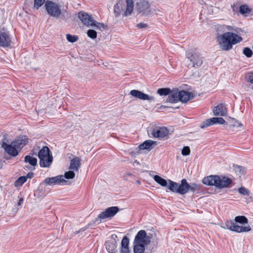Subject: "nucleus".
I'll return each instance as SVG.
<instances>
[{
	"mask_svg": "<svg viewBox=\"0 0 253 253\" xmlns=\"http://www.w3.org/2000/svg\"><path fill=\"white\" fill-rule=\"evenodd\" d=\"M156 144V142L151 140L145 141L143 143L139 145L138 147L141 150H150L152 149V145Z\"/></svg>",
	"mask_w": 253,
	"mask_h": 253,
	"instance_id": "nucleus-24",
	"label": "nucleus"
},
{
	"mask_svg": "<svg viewBox=\"0 0 253 253\" xmlns=\"http://www.w3.org/2000/svg\"><path fill=\"white\" fill-rule=\"evenodd\" d=\"M129 244V239L126 237L125 236L123 238L121 242V247H128Z\"/></svg>",
	"mask_w": 253,
	"mask_h": 253,
	"instance_id": "nucleus-39",
	"label": "nucleus"
},
{
	"mask_svg": "<svg viewBox=\"0 0 253 253\" xmlns=\"http://www.w3.org/2000/svg\"><path fill=\"white\" fill-rule=\"evenodd\" d=\"M8 136V135L6 133H5L3 135V138L1 140V146L2 145L3 142H4L5 143H7V142H8V140L7 139Z\"/></svg>",
	"mask_w": 253,
	"mask_h": 253,
	"instance_id": "nucleus-47",
	"label": "nucleus"
},
{
	"mask_svg": "<svg viewBox=\"0 0 253 253\" xmlns=\"http://www.w3.org/2000/svg\"><path fill=\"white\" fill-rule=\"evenodd\" d=\"M66 38L71 42H74L78 40V37L77 36H73L70 34H67Z\"/></svg>",
	"mask_w": 253,
	"mask_h": 253,
	"instance_id": "nucleus-38",
	"label": "nucleus"
},
{
	"mask_svg": "<svg viewBox=\"0 0 253 253\" xmlns=\"http://www.w3.org/2000/svg\"><path fill=\"white\" fill-rule=\"evenodd\" d=\"M181 153L183 156L189 155L190 153V149L188 146H184L181 151Z\"/></svg>",
	"mask_w": 253,
	"mask_h": 253,
	"instance_id": "nucleus-43",
	"label": "nucleus"
},
{
	"mask_svg": "<svg viewBox=\"0 0 253 253\" xmlns=\"http://www.w3.org/2000/svg\"><path fill=\"white\" fill-rule=\"evenodd\" d=\"M214 122L213 121V118L209 119L207 120L206 121L203 122L201 125L200 127L202 128H204L205 127H208L210 126L214 125Z\"/></svg>",
	"mask_w": 253,
	"mask_h": 253,
	"instance_id": "nucleus-32",
	"label": "nucleus"
},
{
	"mask_svg": "<svg viewBox=\"0 0 253 253\" xmlns=\"http://www.w3.org/2000/svg\"><path fill=\"white\" fill-rule=\"evenodd\" d=\"M234 221H227L221 225L222 228L227 229L237 233L248 232L251 230V227L249 226H240L237 223L242 224H247L248 220L246 217L244 215L237 216L235 217Z\"/></svg>",
	"mask_w": 253,
	"mask_h": 253,
	"instance_id": "nucleus-2",
	"label": "nucleus"
},
{
	"mask_svg": "<svg viewBox=\"0 0 253 253\" xmlns=\"http://www.w3.org/2000/svg\"><path fill=\"white\" fill-rule=\"evenodd\" d=\"M150 5L148 1L142 0L136 3V9L139 13L145 14L147 10L149 9Z\"/></svg>",
	"mask_w": 253,
	"mask_h": 253,
	"instance_id": "nucleus-15",
	"label": "nucleus"
},
{
	"mask_svg": "<svg viewBox=\"0 0 253 253\" xmlns=\"http://www.w3.org/2000/svg\"><path fill=\"white\" fill-rule=\"evenodd\" d=\"M26 181V177H25V176H20L15 181L14 184L15 186H21Z\"/></svg>",
	"mask_w": 253,
	"mask_h": 253,
	"instance_id": "nucleus-31",
	"label": "nucleus"
},
{
	"mask_svg": "<svg viewBox=\"0 0 253 253\" xmlns=\"http://www.w3.org/2000/svg\"><path fill=\"white\" fill-rule=\"evenodd\" d=\"M239 192L244 196H249L250 194V191L247 188L241 187V188H239Z\"/></svg>",
	"mask_w": 253,
	"mask_h": 253,
	"instance_id": "nucleus-37",
	"label": "nucleus"
},
{
	"mask_svg": "<svg viewBox=\"0 0 253 253\" xmlns=\"http://www.w3.org/2000/svg\"><path fill=\"white\" fill-rule=\"evenodd\" d=\"M234 27V26H233V27L231 26H226L227 29L229 31H233L234 30L233 29Z\"/></svg>",
	"mask_w": 253,
	"mask_h": 253,
	"instance_id": "nucleus-51",
	"label": "nucleus"
},
{
	"mask_svg": "<svg viewBox=\"0 0 253 253\" xmlns=\"http://www.w3.org/2000/svg\"><path fill=\"white\" fill-rule=\"evenodd\" d=\"M129 250L128 247H121L120 253H129Z\"/></svg>",
	"mask_w": 253,
	"mask_h": 253,
	"instance_id": "nucleus-49",
	"label": "nucleus"
},
{
	"mask_svg": "<svg viewBox=\"0 0 253 253\" xmlns=\"http://www.w3.org/2000/svg\"><path fill=\"white\" fill-rule=\"evenodd\" d=\"M243 53L247 57H251L253 54L252 50L249 47H245Z\"/></svg>",
	"mask_w": 253,
	"mask_h": 253,
	"instance_id": "nucleus-36",
	"label": "nucleus"
},
{
	"mask_svg": "<svg viewBox=\"0 0 253 253\" xmlns=\"http://www.w3.org/2000/svg\"><path fill=\"white\" fill-rule=\"evenodd\" d=\"M11 38L8 33L3 32L0 34V46L2 47H9L11 44Z\"/></svg>",
	"mask_w": 253,
	"mask_h": 253,
	"instance_id": "nucleus-16",
	"label": "nucleus"
},
{
	"mask_svg": "<svg viewBox=\"0 0 253 253\" xmlns=\"http://www.w3.org/2000/svg\"><path fill=\"white\" fill-rule=\"evenodd\" d=\"M45 7L48 14L51 16L59 17L62 14L59 5L55 2L47 0L45 3Z\"/></svg>",
	"mask_w": 253,
	"mask_h": 253,
	"instance_id": "nucleus-7",
	"label": "nucleus"
},
{
	"mask_svg": "<svg viewBox=\"0 0 253 253\" xmlns=\"http://www.w3.org/2000/svg\"><path fill=\"white\" fill-rule=\"evenodd\" d=\"M214 115L224 116L227 113L226 108L222 104H219L212 109Z\"/></svg>",
	"mask_w": 253,
	"mask_h": 253,
	"instance_id": "nucleus-18",
	"label": "nucleus"
},
{
	"mask_svg": "<svg viewBox=\"0 0 253 253\" xmlns=\"http://www.w3.org/2000/svg\"><path fill=\"white\" fill-rule=\"evenodd\" d=\"M233 30L232 31L234 32V33L236 34L237 35H240L241 32H242V30L239 28L236 27L234 26L233 28Z\"/></svg>",
	"mask_w": 253,
	"mask_h": 253,
	"instance_id": "nucleus-48",
	"label": "nucleus"
},
{
	"mask_svg": "<svg viewBox=\"0 0 253 253\" xmlns=\"http://www.w3.org/2000/svg\"><path fill=\"white\" fill-rule=\"evenodd\" d=\"M23 198H20L19 200V201L17 203V205L18 206H20L22 203H23Z\"/></svg>",
	"mask_w": 253,
	"mask_h": 253,
	"instance_id": "nucleus-52",
	"label": "nucleus"
},
{
	"mask_svg": "<svg viewBox=\"0 0 253 253\" xmlns=\"http://www.w3.org/2000/svg\"><path fill=\"white\" fill-rule=\"evenodd\" d=\"M81 167V159L79 157H75L71 160L69 169L78 171Z\"/></svg>",
	"mask_w": 253,
	"mask_h": 253,
	"instance_id": "nucleus-21",
	"label": "nucleus"
},
{
	"mask_svg": "<svg viewBox=\"0 0 253 253\" xmlns=\"http://www.w3.org/2000/svg\"><path fill=\"white\" fill-rule=\"evenodd\" d=\"M66 182L63 178L62 175H58L55 177L46 178L44 179L43 182L46 185H51L54 184H58L61 182Z\"/></svg>",
	"mask_w": 253,
	"mask_h": 253,
	"instance_id": "nucleus-17",
	"label": "nucleus"
},
{
	"mask_svg": "<svg viewBox=\"0 0 253 253\" xmlns=\"http://www.w3.org/2000/svg\"><path fill=\"white\" fill-rule=\"evenodd\" d=\"M105 247L106 250L109 253H115L116 252L117 248V243L116 241H107L105 242Z\"/></svg>",
	"mask_w": 253,
	"mask_h": 253,
	"instance_id": "nucleus-23",
	"label": "nucleus"
},
{
	"mask_svg": "<svg viewBox=\"0 0 253 253\" xmlns=\"http://www.w3.org/2000/svg\"><path fill=\"white\" fill-rule=\"evenodd\" d=\"M24 161L26 163H28L33 166H35L37 165V160L34 157L31 156H26L25 157Z\"/></svg>",
	"mask_w": 253,
	"mask_h": 253,
	"instance_id": "nucleus-29",
	"label": "nucleus"
},
{
	"mask_svg": "<svg viewBox=\"0 0 253 253\" xmlns=\"http://www.w3.org/2000/svg\"><path fill=\"white\" fill-rule=\"evenodd\" d=\"M86 229V228H82L78 232H79L80 231H84Z\"/></svg>",
	"mask_w": 253,
	"mask_h": 253,
	"instance_id": "nucleus-53",
	"label": "nucleus"
},
{
	"mask_svg": "<svg viewBox=\"0 0 253 253\" xmlns=\"http://www.w3.org/2000/svg\"><path fill=\"white\" fill-rule=\"evenodd\" d=\"M222 50L228 51L232 48L233 45L241 42L243 39L239 35L232 32H226L217 38Z\"/></svg>",
	"mask_w": 253,
	"mask_h": 253,
	"instance_id": "nucleus-1",
	"label": "nucleus"
},
{
	"mask_svg": "<svg viewBox=\"0 0 253 253\" xmlns=\"http://www.w3.org/2000/svg\"><path fill=\"white\" fill-rule=\"evenodd\" d=\"M192 93L185 90H178L177 88L173 89L172 90V93L169 98V101L171 102L181 101L182 102H187L190 99L193 98Z\"/></svg>",
	"mask_w": 253,
	"mask_h": 253,
	"instance_id": "nucleus-5",
	"label": "nucleus"
},
{
	"mask_svg": "<svg viewBox=\"0 0 253 253\" xmlns=\"http://www.w3.org/2000/svg\"><path fill=\"white\" fill-rule=\"evenodd\" d=\"M170 92V89L168 88H161L158 89L157 90V93L160 95H167L169 94Z\"/></svg>",
	"mask_w": 253,
	"mask_h": 253,
	"instance_id": "nucleus-33",
	"label": "nucleus"
},
{
	"mask_svg": "<svg viewBox=\"0 0 253 253\" xmlns=\"http://www.w3.org/2000/svg\"><path fill=\"white\" fill-rule=\"evenodd\" d=\"M119 211V209L118 207H111L107 208L105 211L100 213L98 217L96 218V221L98 220V219L100 220L106 219L108 218H111L114 216Z\"/></svg>",
	"mask_w": 253,
	"mask_h": 253,
	"instance_id": "nucleus-9",
	"label": "nucleus"
},
{
	"mask_svg": "<svg viewBox=\"0 0 253 253\" xmlns=\"http://www.w3.org/2000/svg\"><path fill=\"white\" fill-rule=\"evenodd\" d=\"M126 9L123 13V16H127L130 15L133 9V0H126Z\"/></svg>",
	"mask_w": 253,
	"mask_h": 253,
	"instance_id": "nucleus-22",
	"label": "nucleus"
},
{
	"mask_svg": "<svg viewBox=\"0 0 253 253\" xmlns=\"http://www.w3.org/2000/svg\"><path fill=\"white\" fill-rule=\"evenodd\" d=\"M145 245L143 244H134L133 252L134 253H143L145 251Z\"/></svg>",
	"mask_w": 253,
	"mask_h": 253,
	"instance_id": "nucleus-25",
	"label": "nucleus"
},
{
	"mask_svg": "<svg viewBox=\"0 0 253 253\" xmlns=\"http://www.w3.org/2000/svg\"><path fill=\"white\" fill-rule=\"evenodd\" d=\"M93 24H92V25H91V26L95 27L97 29H98L99 30H101L102 29L105 28V25L103 23H100L97 22L95 20V22H93Z\"/></svg>",
	"mask_w": 253,
	"mask_h": 253,
	"instance_id": "nucleus-40",
	"label": "nucleus"
},
{
	"mask_svg": "<svg viewBox=\"0 0 253 253\" xmlns=\"http://www.w3.org/2000/svg\"><path fill=\"white\" fill-rule=\"evenodd\" d=\"M49 148L44 146L41 149L38 153V157L40 159V165L42 168H48L51 165L53 161V157Z\"/></svg>",
	"mask_w": 253,
	"mask_h": 253,
	"instance_id": "nucleus-6",
	"label": "nucleus"
},
{
	"mask_svg": "<svg viewBox=\"0 0 253 253\" xmlns=\"http://www.w3.org/2000/svg\"><path fill=\"white\" fill-rule=\"evenodd\" d=\"M213 121L214 122V124H224L225 123V120L222 118H213Z\"/></svg>",
	"mask_w": 253,
	"mask_h": 253,
	"instance_id": "nucleus-45",
	"label": "nucleus"
},
{
	"mask_svg": "<svg viewBox=\"0 0 253 253\" xmlns=\"http://www.w3.org/2000/svg\"><path fill=\"white\" fill-rule=\"evenodd\" d=\"M153 178L155 181L162 186H167L168 181H167L166 179H164L163 178L161 177V176L158 175H154Z\"/></svg>",
	"mask_w": 253,
	"mask_h": 253,
	"instance_id": "nucleus-26",
	"label": "nucleus"
},
{
	"mask_svg": "<svg viewBox=\"0 0 253 253\" xmlns=\"http://www.w3.org/2000/svg\"><path fill=\"white\" fill-rule=\"evenodd\" d=\"M34 176V173L32 172H29L27 173V175L25 177H26V180H27V178H32Z\"/></svg>",
	"mask_w": 253,
	"mask_h": 253,
	"instance_id": "nucleus-50",
	"label": "nucleus"
},
{
	"mask_svg": "<svg viewBox=\"0 0 253 253\" xmlns=\"http://www.w3.org/2000/svg\"><path fill=\"white\" fill-rule=\"evenodd\" d=\"M126 5L123 1H119L114 7V12L116 17H118L120 16L121 13L124 10Z\"/></svg>",
	"mask_w": 253,
	"mask_h": 253,
	"instance_id": "nucleus-20",
	"label": "nucleus"
},
{
	"mask_svg": "<svg viewBox=\"0 0 253 253\" xmlns=\"http://www.w3.org/2000/svg\"><path fill=\"white\" fill-rule=\"evenodd\" d=\"M75 174L73 171L70 170L66 172L64 175V177L67 179H72L74 178Z\"/></svg>",
	"mask_w": 253,
	"mask_h": 253,
	"instance_id": "nucleus-41",
	"label": "nucleus"
},
{
	"mask_svg": "<svg viewBox=\"0 0 253 253\" xmlns=\"http://www.w3.org/2000/svg\"><path fill=\"white\" fill-rule=\"evenodd\" d=\"M130 94L132 96H134L137 98L143 100H154V98L152 96H149L147 94H145L143 92L138 90L133 89L130 91Z\"/></svg>",
	"mask_w": 253,
	"mask_h": 253,
	"instance_id": "nucleus-13",
	"label": "nucleus"
},
{
	"mask_svg": "<svg viewBox=\"0 0 253 253\" xmlns=\"http://www.w3.org/2000/svg\"><path fill=\"white\" fill-rule=\"evenodd\" d=\"M233 167L234 170L237 176L240 177L242 175L245 174V168L243 167L238 165H234Z\"/></svg>",
	"mask_w": 253,
	"mask_h": 253,
	"instance_id": "nucleus-28",
	"label": "nucleus"
},
{
	"mask_svg": "<svg viewBox=\"0 0 253 253\" xmlns=\"http://www.w3.org/2000/svg\"><path fill=\"white\" fill-rule=\"evenodd\" d=\"M136 27L139 29H146L148 27L147 24L140 23L137 24Z\"/></svg>",
	"mask_w": 253,
	"mask_h": 253,
	"instance_id": "nucleus-46",
	"label": "nucleus"
},
{
	"mask_svg": "<svg viewBox=\"0 0 253 253\" xmlns=\"http://www.w3.org/2000/svg\"><path fill=\"white\" fill-rule=\"evenodd\" d=\"M2 148L10 156L16 157L18 155L19 150L13 145L12 142L10 144L3 142Z\"/></svg>",
	"mask_w": 253,
	"mask_h": 253,
	"instance_id": "nucleus-12",
	"label": "nucleus"
},
{
	"mask_svg": "<svg viewBox=\"0 0 253 253\" xmlns=\"http://www.w3.org/2000/svg\"><path fill=\"white\" fill-rule=\"evenodd\" d=\"M151 242V236L147 235L145 230H141L138 232L135 237L134 244H143V245H149Z\"/></svg>",
	"mask_w": 253,
	"mask_h": 253,
	"instance_id": "nucleus-8",
	"label": "nucleus"
},
{
	"mask_svg": "<svg viewBox=\"0 0 253 253\" xmlns=\"http://www.w3.org/2000/svg\"><path fill=\"white\" fill-rule=\"evenodd\" d=\"M28 142V139L25 135H20L17 137L12 143L18 150H20Z\"/></svg>",
	"mask_w": 253,
	"mask_h": 253,
	"instance_id": "nucleus-11",
	"label": "nucleus"
},
{
	"mask_svg": "<svg viewBox=\"0 0 253 253\" xmlns=\"http://www.w3.org/2000/svg\"><path fill=\"white\" fill-rule=\"evenodd\" d=\"M186 60L189 68H198L202 65L204 62V58L201 54L193 50H189L186 52Z\"/></svg>",
	"mask_w": 253,
	"mask_h": 253,
	"instance_id": "nucleus-4",
	"label": "nucleus"
},
{
	"mask_svg": "<svg viewBox=\"0 0 253 253\" xmlns=\"http://www.w3.org/2000/svg\"><path fill=\"white\" fill-rule=\"evenodd\" d=\"M247 81L248 82L250 83L251 84H253V72H249L248 73L246 77Z\"/></svg>",
	"mask_w": 253,
	"mask_h": 253,
	"instance_id": "nucleus-44",
	"label": "nucleus"
},
{
	"mask_svg": "<svg viewBox=\"0 0 253 253\" xmlns=\"http://www.w3.org/2000/svg\"><path fill=\"white\" fill-rule=\"evenodd\" d=\"M251 11V9L246 4L242 5L240 6L239 12L243 15L248 14Z\"/></svg>",
	"mask_w": 253,
	"mask_h": 253,
	"instance_id": "nucleus-30",
	"label": "nucleus"
},
{
	"mask_svg": "<svg viewBox=\"0 0 253 253\" xmlns=\"http://www.w3.org/2000/svg\"><path fill=\"white\" fill-rule=\"evenodd\" d=\"M45 0H34V7L38 9L44 3Z\"/></svg>",
	"mask_w": 253,
	"mask_h": 253,
	"instance_id": "nucleus-42",
	"label": "nucleus"
},
{
	"mask_svg": "<svg viewBox=\"0 0 253 253\" xmlns=\"http://www.w3.org/2000/svg\"><path fill=\"white\" fill-rule=\"evenodd\" d=\"M168 189L172 192L177 193L178 183L169 179L168 180Z\"/></svg>",
	"mask_w": 253,
	"mask_h": 253,
	"instance_id": "nucleus-27",
	"label": "nucleus"
},
{
	"mask_svg": "<svg viewBox=\"0 0 253 253\" xmlns=\"http://www.w3.org/2000/svg\"><path fill=\"white\" fill-rule=\"evenodd\" d=\"M169 133L168 129L165 127H156L153 129L152 135L155 138H162L166 136Z\"/></svg>",
	"mask_w": 253,
	"mask_h": 253,
	"instance_id": "nucleus-14",
	"label": "nucleus"
},
{
	"mask_svg": "<svg viewBox=\"0 0 253 253\" xmlns=\"http://www.w3.org/2000/svg\"><path fill=\"white\" fill-rule=\"evenodd\" d=\"M188 191H190L193 192H194L195 191H198L200 189L199 185L195 183H190V184H188Z\"/></svg>",
	"mask_w": 253,
	"mask_h": 253,
	"instance_id": "nucleus-34",
	"label": "nucleus"
},
{
	"mask_svg": "<svg viewBox=\"0 0 253 253\" xmlns=\"http://www.w3.org/2000/svg\"><path fill=\"white\" fill-rule=\"evenodd\" d=\"M202 182L207 185L215 186L218 188L227 187L232 182L231 180L225 176L210 175L204 177Z\"/></svg>",
	"mask_w": 253,
	"mask_h": 253,
	"instance_id": "nucleus-3",
	"label": "nucleus"
},
{
	"mask_svg": "<svg viewBox=\"0 0 253 253\" xmlns=\"http://www.w3.org/2000/svg\"><path fill=\"white\" fill-rule=\"evenodd\" d=\"M87 35L90 38L92 39H94L97 37V33L94 30L89 29L87 32Z\"/></svg>",
	"mask_w": 253,
	"mask_h": 253,
	"instance_id": "nucleus-35",
	"label": "nucleus"
},
{
	"mask_svg": "<svg viewBox=\"0 0 253 253\" xmlns=\"http://www.w3.org/2000/svg\"><path fill=\"white\" fill-rule=\"evenodd\" d=\"M78 17L83 24L86 26H91L93 24L92 22H95V20L92 18L91 15L83 11L79 13Z\"/></svg>",
	"mask_w": 253,
	"mask_h": 253,
	"instance_id": "nucleus-10",
	"label": "nucleus"
},
{
	"mask_svg": "<svg viewBox=\"0 0 253 253\" xmlns=\"http://www.w3.org/2000/svg\"><path fill=\"white\" fill-rule=\"evenodd\" d=\"M188 183L186 179H183L180 184H178L177 193L181 195H184L188 192Z\"/></svg>",
	"mask_w": 253,
	"mask_h": 253,
	"instance_id": "nucleus-19",
	"label": "nucleus"
}]
</instances>
